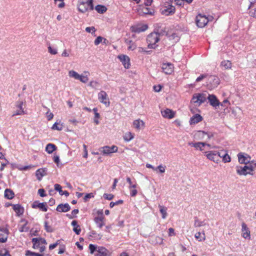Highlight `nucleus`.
<instances>
[{
  "instance_id": "1",
  "label": "nucleus",
  "mask_w": 256,
  "mask_h": 256,
  "mask_svg": "<svg viewBox=\"0 0 256 256\" xmlns=\"http://www.w3.org/2000/svg\"><path fill=\"white\" fill-rule=\"evenodd\" d=\"M159 34L158 32H152L149 34L146 38L147 43L148 44V48H155L156 46V43L160 40Z\"/></svg>"
},
{
  "instance_id": "2",
  "label": "nucleus",
  "mask_w": 256,
  "mask_h": 256,
  "mask_svg": "<svg viewBox=\"0 0 256 256\" xmlns=\"http://www.w3.org/2000/svg\"><path fill=\"white\" fill-rule=\"evenodd\" d=\"M78 8L82 13H84L89 10H92L94 9L93 0H88L86 2H79L78 4Z\"/></svg>"
},
{
  "instance_id": "3",
  "label": "nucleus",
  "mask_w": 256,
  "mask_h": 256,
  "mask_svg": "<svg viewBox=\"0 0 256 256\" xmlns=\"http://www.w3.org/2000/svg\"><path fill=\"white\" fill-rule=\"evenodd\" d=\"M206 99H208V97L205 93L194 94L192 96V100L194 103L200 106L204 102Z\"/></svg>"
},
{
  "instance_id": "4",
  "label": "nucleus",
  "mask_w": 256,
  "mask_h": 256,
  "mask_svg": "<svg viewBox=\"0 0 256 256\" xmlns=\"http://www.w3.org/2000/svg\"><path fill=\"white\" fill-rule=\"evenodd\" d=\"M236 174L239 176H246L247 174L253 175V173L251 172L246 164L244 166H236Z\"/></svg>"
},
{
  "instance_id": "5",
  "label": "nucleus",
  "mask_w": 256,
  "mask_h": 256,
  "mask_svg": "<svg viewBox=\"0 0 256 256\" xmlns=\"http://www.w3.org/2000/svg\"><path fill=\"white\" fill-rule=\"evenodd\" d=\"M208 20L205 16L199 14L196 16V22L197 26L199 28L204 27L208 23Z\"/></svg>"
},
{
  "instance_id": "6",
  "label": "nucleus",
  "mask_w": 256,
  "mask_h": 256,
  "mask_svg": "<svg viewBox=\"0 0 256 256\" xmlns=\"http://www.w3.org/2000/svg\"><path fill=\"white\" fill-rule=\"evenodd\" d=\"M238 160L240 164H246L250 162L251 157L244 152H239L238 155Z\"/></svg>"
},
{
  "instance_id": "7",
  "label": "nucleus",
  "mask_w": 256,
  "mask_h": 256,
  "mask_svg": "<svg viewBox=\"0 0 256 256\" xmlns=\"http://www.w3.org/2000/svg\"><path fill=\"white\" fill-rule=\"evenodd\" d=\"M98 98L100 102L104 104L106 106H109V98L106 92L100 91L98 94Z\"/></svg>"
},
{
  "instance_id": "8",
  "label": "nucleus",
  "mask_w": 256,
  "mask_h": 256,
  "mask_svg": "<svg viewBox=\"0 0 256 256\" xmlns=\"http://www.w3.org/2000/svg\"><path fill=\"white\" fill-rule=\"evenodd\" d=\"M126 182L129 184L128 188L130 190V196L132 197L135 196L138 194V191L136 190L137 184L136 183L133 184L130 177H127Z\"/></svg>"
},
{
  "instance_id": "9",
  "label": "nucleus",
  "mask_w": 256,
  "mask_h": 256,
  "mask_svg": "<svg viewBox=\"0 0 256 256\" xmlns=\"http://www.w3.org/2000/svg\"><path fill=\"white\" fill-rule=\"evenodd\" d=\"M34 249H38L42 245L46 244V242L45 239L42 238H33L32 240Z\"/></svg>"
},
{
  "instance_id": "10",
  "label": "nucleus",
  "mask_w": 256,
  "mask_h": 256,
  "mask_svg": "<svg viewBox=\"0 0 256 256\" xmlns=\"http://www.w3.org/2000/svg\"><path fill=\"white\" fill-rule=\"evenodd\" d=\"M9 234V230L6 228H0V243H4L7 240Z\"/></svg>"
},
{
  "instance_id": "11",
  "label": "nucleus",
  "mask_w": 256,
  "mask_h": 256,
  "mask_svg": "<svg viewBox=\"0 0 256 256\" xmlns=\"http://www.w3.org/2000/svg\"><path fill=\"white\" fill-rule=\"evenodd\" d=\"M23 104L24 102L22 101L18 100L16 102V108H17V110L14 112L12 114V116L22 115L24 114V108H22Z\"/></svg>"
},
{
  "instance_id": "12",
  "label": "nucleus",
  "mask_w": 256,
  "mask_h": 256,
  "mask_svg": "<svg viewBox=\"0 0 256 256\" xmlns=\"http://www.w3.org/2000/svg\"><path fill=\"white\" fill-rule=\"evenodd\" d=\"M148 28L147 24H138L132 26L130 27V30L132 32L140 33L146 31Z\"/></svg>"
},
{
  "instance_id": "13",
  "label": "nucleus",
  "mask_w": 256,
  "mask_h": 256,
  "mask_svg": "<svg viewBox=\"0 0 256 256\" xmlns=\"http://www.w3.org/2000/svg\"><path fill=\"white\" fill-rule=\"evenodd\" d=\"M176 11V9L174 6L172 4L165 5L164 8L162 10V13L166 16H170L173 14Z\"/></svg>"
},
{
  "instance_id": "14",
  "label": "nucleus",
  "mask_w": 256,
  "mask_h": 256,
  "mask_svg": "<svg viewBox=\"0 0 256 256\" xmlns=\"http://www.w3.org/2000/svg\"><path fill=\"white\" fill-rule=\"evenodd\" d=\"M208 100L210 104L213 107L216 108L220 106V102L214 94H208Z\"/></svg>"
},
{
  "instance_id": "15",
  "label": "nucleus",
  "mask_w": 256,
  "mask_h": 256,
  "mask_svg": "<svg viewBox=\"0 0 256 256\" xmlns=\"http://www.w3.org/2000/svg\"><path fill=\"white\" fill-rule=\"evenodd\" d=\"M174 65L170 62L164 63L162 66L163 72L166 74H170L174 72Z\"/></svg>"
},
{
  "instance_id": "16",
  "label": "nucleus",
  "mask_w": 256,
  "mask_h": 256,
  "mask_svg": "<svg viewBox=\"0 0 256 256\" xmlns=\"http://www.w3.org/2000/svg\"><path fill=\"white\" fill-rule=\"evenodd\" d=\"M32 207L33 208H38L43 212H46L48 210L46 202H39L38 201H34L32 203Z\"/></svg>"
},
{
  "instance_id": "17",
  "label": "nucleus",
  "mask_w": 256,
  "mask_h": 256,
  "mask_svg": "<svg viewBox=\"0 0 256 256\" xmlns=\"http://www.w3.org/2000/svg\"><path fill=\"white\" fill-rule=\"evenodd\" d=\"M206 157L210 160L218 163L220 162V158L218 156V152L217 151H210L206 154Z\"/></svg>"
},
{
  "instance_id": "18",
  "label": "nucleus",
  "mask_w": 256,
  "mask_h": 256,
  "mask_svg": "<svg viewBox=\"0 0 256 256\" xmlns=\"http://www.w3.org/2000/svg\"><path fill=\"white\" fill-rule=\"evenodd\" d=\"M118 58L120 61L122 62L123 66L126 68H128L130 66V59L129 57L126 55H120L118 56Z\"/></svg>"
},
{
  "instance_id": "19",
  "label": "nucleus",
  "mask_w": 256,
  "mask_h": 256,
  "mask_svg": "<svg viewBox=\"0 0 256 256\" xmlns=\"http://www.w3.org/2000/svg\"><path fill=\"white\" fill-rule=\"evenodd\" d=\"M96 252L95 256H110V251L103 246L98 247Z\"/></svg>"
},
{
  "instance_id": "20",
  "label": "nucleus",
  "mask_w": 256,
  "mask_h": 256,
  "mask_svg": "<svg viewBox=\"0 0 256 256\" xmlns=\"http://www.w3.org/2000/svg\"><path fill=\"white\" fill-rule=\"evenodd\" d=\"M218 156L220 158V159L222 158V160L224 163L229 162L231 160L230 157L224 150H222L220 152H218Z\"/></svg>"
},
{
  "instance_id": "21",
  "label": "nucleus",
  "mask_w": 256,
  "mask_h": 256,
  "mask_svg": "<svg viewBox=\"0 0 256 256\" xmlns=\"http://www.w3.org/2000/svg\"><path fill=\"white\" fill-rule=\"evenodd\" d=\"M161 113L164 118L169 119L173 118L175 115V112L169 108H166L164 110H162Z\"/></svg>"
},
{
  "instance_id": "22",
  "label": "nucleus",
  "mask_w": 256,
  "mask_h": 256,
  "mask_svg": "<svg viewBox=\"0 0 256 256\" xmlns=\"http://www.w3.org/2000/svg\"><path fill=\"white\" fill-rule=\"evenodd\" d=\"M242 236L244 238L250 239V230L248 228L246 224L243 222L242 224Z\"/></svg>"
},
{
  "instance_id": "23",
  "label": "nucleus",
  "mask_w": 256,
  "mask_h": 256,
  "mask_svg": "<svg viewBox=\"0 0 256 256\" xmlns=\"http://www.w3.org/2000/svg\"><path fill=\"white\" fill-rule=\"evenodd\" d=\"M70 210V206L68 204H58L56 208V211L58 212H68Z\"/></svg>"
},
{
  "instance_id": "24",
  "label": "nucleus",
  "mask_w": 256,
  "mask_h": 256,
  "mask_svg": "<svg viewBox=\"0 0 256 256\" xmlns=\"http://www.w3.org/2000/svg\"><path fill=\"white\" fill-rule=\"evenodd\" d=\"M47 174V168H41L38 169L36 172V176L37 179L40 181L42 180V178Z\"/></svg>"
},
{
  "instance_id": "25",
  "label": "nucleus",
  "mask_w": 256,
  "mask_h": 256,
  "mask_svg": "<svg viewBox=\"0 0 256 256\" xmlns=\"http://www.w3.org/2000/svg\"><path fill=\"white\" fill-rule=\"evenodd\" d=\"M202 120V116L199 114H196L193 116L190 120V125L195 124L198 122H201Z\"/></svg>"
},
{
  "instance_id": "26",
  "label": "nucleus",
  "mask_w": 256,
  "mask_h": 256,
  "mask_svg": "<svg viewBox=\"0 0 256 256\" xmlns=\"http://www.w3.org/2000/svg\"><path fill=\"white\" fill-rule=\"evenodd\" d=\"M104 220V216H96L94 218V222L98 227L101 228L105 224Z\"/></svg>"
},
{
  "instance_id": "27",
  "label": "nucleus",
  "mask_w": 256,
  "mask_h": 256,
  "mask_svg": "<svg viewBox=\"0 0 256 256\" xmlns=\"http://www.w3.org/2000/svg\"><path fill=\"white\" fill-rule=\"evenodd\" d=\"M140 14H149V15H153L154 14V10L152 9H150L147 7H142L140 8L139 11Z\"/></svg>"
},
{
  "instance_id": "28",
  "label": "nucleus",
  "mask_w": 256,
  "mask_h": 256,
  "mask_svg": "<svg viewBox=\"0 0 256 256\" xmlns=\"http://www.w3.org/2000/svg\"><path fill=\"white\" fill-rule=\"evenodd\" d=\"M54 190H56L58 192L60 195H61V196L64 195L66 196H69V192L68 191H66V190L62 191V187L61 186L60 184H55L54 185Z\"/></svg>"
},
{
  "instance_id": "29",
  "label": "nucleus",
  "mask_w": 256,
  "mask_h": 256,
  "mask_svg": "<svg viewBox=\"0 0 256 256\" xmlns=\"http://www.w3.org/2000/svg\"><path fill=\"white\" fill-rule=\"evenodd\" d=\"M12 208L18 216L22 214L24 212L23 208L19 204H13Z\"/></svg>"
},
{
  "instance_id": "30",
  "label": "nucleus",
  "mask_w": 256,
  "mask_h": 256,
  "mask_svg": "<svg viewBox=\"0 0 256 256\" xmlns=\"http://www.w3.org/2000/svg\"><path fill=\"white\" fill-rule=\"evenodd\" d=\"M72 225L74 226L73 230L76 234H80L81 232V228L80 226L78 224L76 220H73L71 223Z\"/></svg>"
},
{
  "instance_id": "31",
  "label": "nucleus",
  "mask_w": 256,
  "mask_h": 256,
  "mask_svg": "<svg viewBox=\"0 0 256 256\" xmlns=\"http://www.w3.org/2000/svg\"><path fill=\"white\" fill-rule=\"evenodd\" d=\"M57 147L56 146L52 144H48L46 148V151L48 154L52 153L55 150H56Z\"/></svg>"
},
{
  "instance_id": "32",
  "label": "nucleus",
  "mask_w": 256,
  "mask_h": 256,
  "mask_svg": "<svg viewBox=\"0 0 256 256\" xmlns=\"http://www.w3.org/2000/svg\"><path fill=\"white\" fill-rule=\"evenodd\" d=\"M220 66L224 68L225 70H228L231 68L232 64L230 60H224L221 62Z\"/></svg>"
},
{
  "instance_id": "33",
  "label": "nucleus",
  "mask_w": 256,
  "mask_h": 256,
  "mask_svg": "<svg viewBox=\"0 0 256 256\" xmlns=\"http://www.w3.org/2000/svg\"><path fill=\"white\" fill-rule=\"evenodd\" d=\"M210 82L212 83L213 87L217 86L220 84V80L218 77L216 76H211L210 78Z\"/></svg>"
},
{
  "instance_id": "34",
  "label": "nucleus",
  "mask_w": 256,
  "mask_h": 256,
  "mask_svg": "<svg viewBox=\"0 0 256 256\" xmlns=\"http://www.w3.org/2000/svg\"><path fill=\"white\" fill-rule=\"evenodd\" d=\"M14 192L10 189L6 188L4 191V196L7 199H12L14 197Z\"/></svg>"
},
{
  "instance_id": "35",
  "label": "nucleus",
  "mask_w": 256,
  "mask_h": 256,
  "mask_svg": "<svg viewBox=\"0 0 256 256\" xmlns=\"http://www.w3.org/2000/svg\"><path fill=\"white\" fill-rule=\"evenodd\" d=\"M133 124L136 128L140 130L144 126V122L142 120H137L134 122Z\"/></svg>"
},
{
  "instance_id": "36",
  "label": "nucleus",
  "mask_w": 256,
  "mask_h": 256,
  "mask_svg": "<svg viewBox=\"0 0 256 256\" xmlns=\"http://www.w3.org/2000/svg\"><path fill=\"white\" fill-rule=\"evenodd\" d=\"M160 211L162 214V218L165 219L168 216L167 208L163 206L158 205Z\"/></svg>"
},
{
  "instance_id": "37",
  "label": "nucleus",
  "mask_w": 256,
  "mask_h": 256,
  "mask_svg": "<svg viewBox=\"0 0 256 256\" xmlns=\"http://www.w3.org/2000/svg\"><path fill=\"white\" fill-rule=\"evenodd\" d=\"M125 42L127 44L129 45L128 46V50H133L136 48V46L132 40L129 39H126Z\"/></svg>"
},
{
  "instance_id": "38",
  "label": "nucleus",
  "mask_w": 256,
  "mask_h": 256,
  "mask_svg": "<svg viewBox=\"0 0 256 256\" xmlns=\"http://www.w3.org/2000/svg\"><path fill=\"white\" fill-rule=\"evenodd\" d=\"M206 134H207L204 131L200 130L196 132L194 135V138L196 139H201L203 138Z\"/></svg>"
},
{
  "instance_id": "39",
  "label": "nucleus",
  "mask_w": 256,
  "mask_h": 256,
  "mask_svg": "<svg viewBox=\"0 0 256 256\" xmlns=\"http://www.w3.org/2000/svg\"><path fill=\"white\" fill-rule=\"evenodd\" d=\"M84 74H86V75H80L78 80H80L83 83H86L88 80V76L89 74V72H84Z\"/></svg>"
},
{
  "instance_id": "40",
  "label": "nucleus",
  "mask_w": 256,
  "mask_h": 256,
  "mask_svg": "<svg viewBox=\"0 0 256 256\" xmlns=\"http://www.w3.org/2000/svg\"><path fill=\"white\" fill-rule=\"evenodd\" d=\"M96 10L100 14H103L107 10L106 8L102 5H97L95 8Z\"/></svg>"
},
{
  "instance_id": "41",
  "label": "nucleus",
  "mask_w": 256,
  "mask_h": 256,
  "mask_svg": "<svg viewBox=\"0 0 256 256\" xmlns=\"http://www.w3.org/2000/svg\"><path fill=\"white\" fill-rule=\"evenodd\" d=\"M246 165L248 168H250V169H249V170L251 172H252L256 168V162L254 160L250 161V162L246 164Z\"/></svg>"
},
{
  "instance_id": "42",
  "label": "nucleus",
  "mask_w": 256,
  "mask_h": 256,
  "mask_svg": "<svg viewBox=\"0 0 256 256\" xmlns=\"http://www.w3.org/2000/svg\"><path fill=\"white\" fill-rule=\"evenodd\" d=\"M195 238L198 240L199 241L202 242L205 240V234L204 232L201 234L200 232H196L194 236Z\"/></svg>"
},
{
  "instance_id": "43",
  "label": "nucleus",
  "mask_w": 256,
  "mask_h": 256,
  "mask_svg": "<svg viewBox=\"0 0 256 256\" xmlns=\"http://www.w3.org/2000/svg\"><path fill=\"white\" fill-rule=\"evenodd\" d=\"M80 75V74H79L77 72L73 70H70L68 72V76L76 80H78L79 78Z\"/></svg>"
},
{
  "instance_id": "44",
  "label": "nucleus",
  "mask_w": 256,
  "mask_h": 256,
  "mask_svg": "<svg viewBox=\"0 0 256 256\" xmlns=\"http://www.w3.org/2000/svg\"><path fill=\"white\" fill-rule=\"evenodd\" d=\"M134 138L133 134L130 132H128L124 136V139L126 142H129Z\"/></svg>"
},
{
  "instance_id": "45",
  "label": "nucleus",
  "mask_w": 256,
  "mask_h": 256,
  "mask_svg": "<svg viewBox=\"0 0 256 256\" xmlns=\"http://www.w3.org/2000/svg\"><path fill=\"white\" fill-rule=\"evenodd\" d=\"M22 222H24L25 224L20 228V232H28L29 230L28 228L26 226L28 224V222L26 220H22Z\"/></svg>"
},
{
  "instance_id": "46",
  "label": "nucleus",
  "mask_w": 256,
  "mask_h": 256,
  "mask_svg": "<svg viewBox=\"0 0 256 256\" xmlns=\"http://www.w3.org/2000/svg\"><path fill=\"white\" fill-rule=\"evenodd\" d=\"M62 128H63V126L61 124H58L57 122H55L52 128V130H62Z\"/></svg>"
},
{
  "instance_id": "47",
  "label": "nucleus",
  "mask_w": 256,
  "mask_h": 256,
  "mask_svg": "<svg viewBox=\"0 0 256 256\" xmlns=\"http://www.w3.org/2000/svg\"><path fill=\"white\" fill-rule=\"evenodd\" d=\"M26 256H44L42 254H40L38 253H36L34 252H30V250H27L26 253Z\"/></svg>"
},
{
  "instance_id": "48",
  "label": "nucleus",
  "mask_w": 256,
  "mask_h": 256,
  "mask_svg": "<svg viewBox=\"0 0 256 256\" xmlns=\"http://www.w3.org/2000/svg\"><path fill=\"white\" fill-rule=\"evenodd\" d=\"M124 201L122 200H120L116 202H111L110 204V207L112 208L114 206H117L123 204Z\"/></svg>"
},
{
  "instance_id": "49",
  "label": "nucleus",
  "mask_w": 256,
  "mask_h": 256,
  "mask_svg": "<svg viewBox=\"0 0 256 256\" xmlns=\"http://www.w3.org/2000/svg\"><path fill=\"white\" fill-rule=\"evenodd\" d=\"M102 152L104 154H111L110 150V146H104L102 148Z\"/></svg>"
},
{
  "instance_id": "50",
  "label": "nucleus",
  "mask_w": 256,
  "mask_h": 256,
  "mask_svg": "<svg viewBox=\"0 0 256 256\" xmlns=\"http://www.w3.org/2000/svg\"><path fill=\"white\" fill-rule=\"evenodd\" d=\"M44 228L48 232H53V229L50 226L48 225V222L46 221L44 222Z\"/></svg>"
},
{
  "instance_id": "51",
  "label": "nucleus",
  "mask_w": 256,
  "mask_h": 256,
  "mask_svg": "<svg viewBox=\"0 0 256 256\" xmlns=\"http://www.w3.org/2000/svg\"><path fill=\"white\" fill-rule=\"evenodd\" d=\"M48 52L52 54H57V50L54 48H52V46H49L48 47Z\"/></svg>"
},
{
  "instance_id": "52",
  "label": "nucleus",
  "mask_w": 256,
  "mask_h": 256,
  "mask_svg": "<svg viewBox=\"0 0 256 256\" xmlns=\"http://www.w3.org/2000/svg\"><path fill=\"white\" fill-rule=\"evenodd\" d=\"M203 225V222L200 221L196 218H195L194 226H200Z\"/></svg>"
},
{
  "instance_id": "53",
  "label": "nucleus",
  "mask_w": 256,
  "mask_h": 256,
  "mask_svg": "<svg viewBox=\"0 0 256 256\" xmlns=\"http://www.w3.org/2000/svg\"><path fill=\"white\" fill-rule=\"evenodd\" d=\"M89 249L90 250V254H93L94 251H96L98 249H96V246L92 244H90L89 245Z\"/></svg>"
},
{
  "instance_id": "54",
  "label": "nucleus",
  "mask_w": 256,
  "mask_h": 256,
  "mask_svg": "<svg viewBox=\"0 0 256 256\" xmlns=\"http://www.w3.org/2000/svg\"><path fill=\"white\" fill-rule=\"evenodd\" d=\"M103 196L106 200H112L114 198V196L112 194H104Z\"/></svg>"
},
{
  "instance_id": "55",
  "label": "nucleus",
  "mask_w": 256,
  "mask_h": 256,
  "mask_svg": "<svg viewBox=\"0 0 256 256\" xmlns=\"http://www.w3.org/2000/svg\"><path fill=\"white\" fill-rule=\"evenodd\" d=\"M156 168H157V170H159V172L160 173H164L165 172L166 166H163L162 164H160Z\"/></svg>"
},
{
  "instance_id": "56",
  "label": "nucleus",
  "mask_w": 256,
  "mask_h": 256,
  "mask_svg": "<svg viewBox=\"0 0 256 256\" xmlns=\"http://www.w3.org/2000/svg\"><path fill=\"white\" fill-rule=\"evenodd\" d=\"M94 196L92 193L87 194L84 198V200L85 202H86L88 199L93 198Z\"/></svg>"
},
{
  "instance_id": "57",
  "label": "nucleus",
  "mask_w": 256,
  "mask_h": 256,
  "mask_svg": "<svg viewBox=\"0 0 256 256\" xmlns=\"http://www.w3.org/2000/svg\"><path fill=\"white\" fill-rule=\"evenodd\" d=\"M250 16L256 18V8L251 9L250 11Z\"/></svg>"
},
{
  "instance_id": "58",
  "label": "nucleus",
  "mask_w": 256,
  "mask_h": 256,
  "mask_svg": "<svg viewBox=\"0 0 256 256\" xmlns=\"http://www.w3.org/2000/svg\"><path fill=\"white\" fill-rule=\"evenodd\" d=\"M102 38L100 36H98L94 40V44L96 45L100 44L102 42Z\"/></svg>"
},
{
  "instance_id": "59",
  "label": "nucleus",
  "mask_w": 256,
  "mask_h": 256,
  "mask_svg": "<svg viewBox=\"0 0 256 256\" xmlns=\"http://www.w3.org/2000/svg\"><path fill=\"white\" fill-rule=\"evenodd\" d=\"M59 242L60 240H58L56 243L50 244L49 246V249L50 250L54 249L59 244Z\"/></svg>"
},
{
  "instance_id": "60",
  "label": "nucleus",
  "mask_w": 256,
  "mask_h": 256,
  "mask_svg": "<svg viewBox=\"0 0 256 256\" xmlns=\"http://www.w3.org/2000/svg\"><path fill=\"white\" fill-rule=\"evenodd\" d=\"M38 193L41 197H44L46 196L44 189L40 188L38 190Z\"/></svg>"
},
{
  "instance_id": "61",
  "label": "nucleus",
  "mask_w": 256,
  "mask_h": 256,
  "mask_svg": "<svg viewBox=\"0 0 256 256\" xmlns=\"http://www.w3.org/2000/svg\"><path fill=\"white\" fill-rule=\"evenodd\" d=\"M53 160L55 163L57 164V166H58V163L60 162V158L58 156L55 155L54 156Z\"/></svg>"
},
{
  "instance_id": "62",
  "label": "nucleus",
  "mask_w": 256,
  "mask_h": 256,
  "mask_svg": "<svg viewBox=\"0 0 256 256\" xmlns=\"http://www.w3.org/2000/svg\"><path fill=\"white\" fill-rule=\"evenodd\" d=\"M118 147L115 146H110V150L111 153L116 152L118 151Z\"/></svg>"
},
{
  "instance_id": "63",
  "label": "nucleus",
  "mask_w": 256,
  "mask_h": 256,
  "mask_svg": "<svg viewBox=\"0 0 256 256\" xmlns=\"http://www.w3.org/2000/svg\"><path fill=\"white\" fill-rule=\"evenodd\" d=\"M86 31L88 32H90L92 31L93 32H95L96 29L94 26L87 27L86 28Z\"/></svg>"
},
{
  "instance_id": "64",
  "label": "nucleus",
  "mask_w": 256,
  "mask_h": 256,
  "mask_svg": "<svg viewBox=\"0 0 256 256\" xmlns=\"http://www.w3.org/2000/svg\"><path fill=\"white\" fill-rule=\"evenodd\" d=\"M206 74H201L200 76H199L196 79V82H199L202 80L204 78H206Z\"/></svg>"
}]
</instances>
